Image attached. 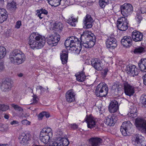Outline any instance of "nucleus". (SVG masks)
<instances>
[{
    "mask_svg": "<svg viewBox=\"0 0 146 146\" xmlns=\"http://www.w3.org/2000/svg\"><path fill=\"white\" fill-rule=\"evenodd\" d=\"M92 66L97 70H101L102 69V65L100 60L97 58L92 59L91 61Z\"/></svg>",
    "mask_w": 146,
    "mask_h": 146,
    "instance_id": "obj_15",
    "label": "nucleus"
},
{
    "mask_svg": "<svg viewBox=\"0 0 146 146\" xmlns=\"http://www.w3.org/2000/svg\"><path fill=\"white\" fill-rule=\"evenodd\" d=\"M60 39L59 35L56 34L49 36L47 38L48 44L52 46L57 45Z\"/></svg>",
    "mask_w": 146,
    "mask_h": 146,
    "instance_id": "obj_10",
    "label": "nucleus"
},
{
    "mask_svg": "<svg viewBox=\"0 0 146 146\" xmlns=\"http://www.w3.org/2000/svg\"><path fill=\"white\" fill-rule=\"evenodd\" d=\"M71 127L74 129H75L78 128V125L76 124H73L71 125Z\"/></svg>",
    "mask_w": 146,
    "mask_h": 146,
    "instance_id": "obj_59",
    "label": "nucleus"
},
{
    "mask_svg": "<svg viewBox=\"0 0 146 146\" xmlns=\"http://www.w3.org/2000/svg\"><path fill=\"white\" fill-rule=\"evenodd\" d=\"M40 12L42 14H44L45 15H47L48 13V11L45 9H41Z\"/></svg>",
    "mask_w": 146,
    "mask_h": 146,
    "instance_id": "obj_57",
    "label": "nucleus"
},
{
    "mask_svg": "<svg viewBox=\"0 0 146 146\" xmlns=\"http://www.w3.org/2000/svg\"><path fill=\"white\" fill-rule=\"evenodd\" d=\"M121 12L124 16H127L133 12V9L132 5L129 3H125L120 7Z\"/></svg>",
    "mask_w": 146,
    "mask_h": 146,
    "instance_id": "obj_8",
    "label": "nucleus"
},
{
    "mask_svg": "<svg viewBox=\"0 0 146 146\" xmlns=\"http://www.w3.org/2000/svg\"><path fill=\"white\" fill-rule=\"evenodd\" d=\"M83 46L86 48H90L88 44V43L87 42H83Z\"/></svg>",
    "mask_w": 146,
    "mask_h": 146,
    "instance_id": "obj_56",
    "label": "nucleus"
},
{
    "mask_svg": "<svg viewBox=\"0 0 146 146\" xmlns=\"http://www.w3.org/2000/svg\"><path fill=\"white\" fill-rule=\"evenodd\" d=\"M33 102L31 103V104H35L37 102V100L36 99L37 97L36 96L34 95L33 96Z\"/></svg>",
    "mask_w": 146,
    "mask_h": 146,
    "instance_id": "obj_49",
    "label": "nucleus"
},
{
    "mask_svg": "<svg viewBox=\"0 0 146 146\" xmlns=\"http://www.w3.org/2000/svg\"><path fill=\"white\" fill-rule=\"evenodd\" d=\"M69 143L68 140L66 138H62L59 140L53 142L49 146H68Z\"/></svg>",
    "mask_w": 146,
    "mask_h": 146,
    "instance_id": "obj_12",
    "label": "nucleus"
},
{
    "mask_svg": "<svg viewBox=\"0 0 146 146\" xmlns=\"http://www.w3.org/2000/svg\"><path fill=\"white\" fill-rule=\"evenodd\" d=\"M143 83L146 86V73L144 75V77H143Z\"/></svg>",
    "mask_w": 146,
    "mask_h": 146,
    "instance_id": "obj_60",
    "label": "nucleus"
},
{
    "mask_svg": "<svg viewBox=\"0 0 146 146\" xmlns=\"http://www.w3.org/2000/svg\"><path fill=\"white\" fill-rule=\"evenodd\" d=\"M94 36L93 34H89L86 32H84L82 35L80 37V39L82 42H86L87 41L89 40H91L92 39V37Z\"/></svg>",
    "mask_w": 146,
    "mask_h": 146,
    "instance_id": "obj_26",
    "label": "nucleus"
},
{
    "mask_svg": "<svg viewBox=\"0 0 146 146\" xmlns=\"http://www.w3.org/2000/svg\"><path fill=\"white\" fill-rule=\"evenodd\" d=\"M76 76L77 80L79 82H82L86 79V76L82 72L79 73L78 74H77V75Z\"/></svg>",
    "mask_w": 146,
    "mask_h": 146,
    "instance_id": "obj_30",
    "label": "nucleus"
},
{
    "mask_svg": "<svg viewBox=\"0 0 146 146\" xmlns=\"http://www.w3.org/2000/svg\"><path fill=\"white\" fill-rule=\"evenodd\" d=\"M23 74L22 73H20L17 74V76L20 77H21L23 76Z\"/></svg>",
    "mask_w": 146,
    "mask_h": 146,
    "instance_id": "obj_63",
    "label": "nucleus"
},
{
    "mask_svg": "<svg viewBox=\"0 0 146 146\" xmlns=\"http://www.w3.org/2000/svg\"><path fill=\"white\" fill-rule=\"evenodd\" d=\"M11 106L13 107L15 110L20 111H23V108L17 105L12 104H11Z\"/></svg>",
    "mask_w": 146,
    "mask_h": 146,
    "instance_id": "obj_40",
    "label": "nucleus"
},
{
    "mask_svg": "<svg viewBox=\"0 0 146 146\" xmlns=\"http://www.w3.org/2000/svg\"><path fill=\"white\" fill-rule=\"evenodd\" d=\"M85 119L88 128H91L95 127L96 122L92 115L87 116Z\"/></svg>",
    "mask_w": 146,
    "mask_h": 146,
    "instance_id": "obj_16",
    "label": "nucleus"
},
{
    "mask_svg": "<svg viewBox=\"0 0 146 146\" xmlns=\"http://www.w3.org/2000/svg\"><path fill=\"white\" fill-rule=\"evenodd\" d=\"M7 8L9 11H15L17 8L16 3L14 1L10 3H8L7 5Z\"/></svg>",
    "mask_w": 146,
    "mask_h": 146,
    "instance_id": "obj_29",
    "label": "nucleus"
},
{
    "mask_svg": "<svg viewBox=\"0 0 146 146\" xmlns=\"http://www.w3.org/2000/svg\"><path fill=\"white\" fill-rule=\"evenodd\" d=\"M108 71V70L107 69H105L102 70V75L104 76H105L107 74Z\"/></svg>",
    "mask_w": 146,
    "mask_h": 146,
    "instance_id": "obj_55",
    "label": "nucleus"
},
{
    "mask_svg": "<svg viewBox=\"0 0 146 146\" xmlns=\"http://www.w3.org/2000/svg\"><path fill=\"white\" fill-rule=\"evenodd\" d=\"M4 69V62L2 60H0V72L3 71Z\"/></svg>",
    "mask_w": 146,
    "mask_h": 146,
    "instance_id": "obj_44",
    "label": "nucleus"
},
{
    "mask_svg": "<svg viewBox=\"0 0 146 146\" xmlns=\"http://www.w3.org/2000/svg\"><path fill=\"white\" fill-rule=\"evenodd\" d=\"M63 27L62 24L60 23H55L53 26V28L55 30L57 31H60Z\"/></svg>",
    "mask_w": 146,
    "mask_h": 146,
    "instance_id": "obj_31",
    "label": "nucleus"
},
{
    "mask_svg": "<svg viewBox=\"0 0 146 146\" xmlns=\"http://www.w3.org/2000/svg\"><path fill=\"white\" fill-rule=\"evenodd\" d=\"M143 63V59H141L139 62L138 64V66L141 71L146 72V70L145 64H144Z\"/></svg>",
    "mask_w": 146,
    "mask_h": 146,
    "instance_id": "obj_32",
    "label": "nucleus"
},
{
    "mask_svg": "<svg viewBox=\"0 0 146 146\" xmlns=\"http://www.w3.org/2000/svg\"><path fill=\"white\" fill-rule=\"evenodd\" d=\"M8 13L5 9L0 8V23L6 21L8 18Z\"/></svg>",
    "mask_w": 146,
    "mask_h": 146,
    "instance_id": "obj_20",
    "label": "nucleus"
},
{
    "mask_svg": "<svg viewBox=\"0 0 146 146\" xmlns=\"http://www.w3.org/2000/svg\"><path fill=\"white\" fill-rule=\"evenodd\" d=\"M64 44L66 48L70 47L69 50L75 54H79L82 49V45L79 42L78 39L74 36L67 38L65 41Z\"/></svg>",
    "mask_w": 146,
    "mask_h": 146,
    "instance_id": "obj_2",
    "label": "nucleus"
},
{
    "mask_svg": "<svg viewBox=\"0 0 146 146\" xmlns=\"http://www.w3.org/2000/svg\"><path fill=\"white\" fill-rule=\"evenodd\" d=\"M64 3L66 5L68 6L70 5V3H69V0H67L65 1Z\"/></svg>",
    "mask_w": 146,
    "mask_h": 146,
    "instance_id": "obj_61",
    "label": "nucleus"
},
{
    "mask_svg": "<svg viewBox=\"0 0 146 146\" xmlns=\"http://www.w3.org/2000/svg\"><path fill=\"white\" fill-rule=\"evenodd\" d=\"M19 139L21 144H26L29 139V135L28 134L23 133L20 136Z\"/></svg>",
    "mask_w": 146,
    "mask_h": 146,
    "instance_id": "obj_27",
    "label": "nucleus"
},
{
    "mask_svg": "<svg viewBox=\"0 0 146 146\" xmlns=\"http://www.w3.org/2000/svg\"><path fill=\"white\" fill-rule=\"evenodd\" d=\"M143 9L142 8L139 11V13H144L145 12V11H142Z\"/></svg>",
    "mask_w": 146,
    "mask_h": 146,
    "instance_id": "obj_62",
    "label": "nucleus"
},
{
    "mask_svg": "<svg viewBox=\"0 0 146 146\" xmlns=\"http://www.w3.org/2000/svg\"><path fill=\"white\" fill-rule=\"evenodd\" d=\"M68 53L65 51H62V54H61L60 58L63 64H66L67 62Z\"/></svg>",
    "mask_w": 146,
    "mask_h": 146,
    "instance_id": "obj_28",
    "label": "nucleus"
},
{
    "mask_svg": "<svg viewBox=\"0 0 146 146\" xmlns=\"http://www.w3.org/2000/svg\"><path fill=\"white\" fill-rule=\"evenodd\" d=\"M90 146H99L102 143V140L98 137H92L89 140Z\"/></svg>",
    "mask_w": 146,
    "mask_h": 146,
    "instance_id": "obj_24",
    "label": "nucleus"
},
{
    "mask_svg": "<svg viewBox=\"0 0 146 146\" xmlns=\"http://www.w3.org/2000/svg\"><path fill=\"white\" fill-rule=\"evenodd\" d=\"M132 124L130 121L124 122L122 123L121 128L120 131L122 134L124 136L128 135V133L132 132L133 129Z\"/></svg>",
    "mask_w": 146,
    "mask_h": 146,
    "instance_id": "obj_6",
    "label": "nucleus"
},
{
    "mask_svg": "<svg viewBox=\"0 0 146 146\" xmlns=\"http://www.w3.org/2000/svg\"><path fill=\"white\" fill-rule=\"evenodd\" d=\"M109 0H100L99 1L100 5L102 8L105 7V5L108 3Z\"/></svg>",
    "mask_w": 146,
    "mask_h": 146,
    "instance_id": "obj_38",
    "label": "nucleus"
},
{
    "mask_svg": "<svg viewBox=\"0 0 146 146\" xmlns=\"http://www.w3.org/2000/svg\"><path fill=\"white\" fill-rule=\"evenodd\" d=\"M131 36L133 40L135 42L141 41L143 39V34L138 31H135L132 32Z\"/></svg>",
    "mask_w": 146,
    "mask_h": 146,
    "instance_id": "obj_18",
    "label": "nucleus"
},
{
    "mask_svg": "<svg viewBox=\"0 0 146 146\" xmlns=\"http://www.w3.org/2000/svg\"><path fill=\"white\" fill-rule=\"evenodd\" d=\"M75 94L72 90L68 91L66 94V101L71 103L75 100Z\"/></svg>",
    "mask_w": 146,
    "mask_h": 146,
    "instance_id": "obj_21",
    "label": "nucleus"
},
{
    "mask_svg": "<svg viewBox=\"0 0 146 146\" xmlns=\"http://www.w3.org/2000/svg\"><path fill=\"white\" fill-rule=\"evenodd\" d=\"M45 38L36 33H33L29 37V43L31 48L33 49L42 47L45 42Z\"/></svg>",
    "mask_w": 146,
    "mask_h": 146,
    "instance_id": "obj_1",
    "label": "nucleus"
},
{
    "mask_svg": "<svg viewBox=\"0 0 146 146\" xmlns=\"http://www.w3.org/2000/svg\"><path fill=\"white\" fill-rule=\"evenodd\" d=\"M38 13V14L37 15V16L38 17H39L40 19H42L43 18V15L41 13H40V11H38V10L37 12V14Z\"/></svg>",
    "mask_w": 146,
    "mask_h": 146,
    "instance_id": "obj_54",
    "label": "nucleus"
},
{
    "mask_svg": "<svg viewBox=\"0 0 146 146\" xmlns=\"http://www.w3.org/2000/svg\"><path fill=\"white\" fill-rule=\"evenodd\" d=\"M124 92L125 94L129 96L133 95L135 93V87L129 84L127 82H125L123 83Z\"/></svg>",
    "mask_w": 146,
    "mask_h": 146,
    "instance_id": "obj_11",
    "label": "nucleus"
},
{
    "mask_svg": "<svg viewBox=\"0 0 146 146\" xmlns=\"http://www.w3.org/2000/svg\"><path fill=\"white\" fill-rule=\"evenodd\" d=\"M129 117L131 118H134L137 117V113H131L130 112L128 114Z\"/></svg>",
    "mask_w": 146,
    "mask_h": 146,
    "instance_id": "obj_47",
    "label": "nucleus"
},
{
    "mask_svg": "<svg viewBox=\"0 0 146 146\" xmlns=\"http://www.w3.org/2000/svg\"><path fill=\"white\" fill-rule=\"evenodd\" d=\"M9 108L8 106L5 104H0V111H5L7 110Z\"/></svg>",
    "mask_w": 146,
    "mask_h": 146,
    "instance_id": "obj_41",
    "label": "nucleus"
},
{
    "mask_svg": "<svg viewBox=\"0 0 146 146\" xmlns=\"http://www.w3.org/2000/svg\"><path fill=\"white\" fill-rule=\"evenodd\" d=\"M128 22L125 17H122L118 19L117 27L118 29L122 31L126 30L128 28Z\"/></svg>",
    "mask_w": 146,
    "mask_h": 146,
    "instance_id": "obj_9",
    "label": "nucleus"
},
{
    "mask_svg": "<svg viewBox=\"0 0 146 146\" xmlns=\"http://www.w3.org/2000/svg\"><path fill=\"white\" fill-rule=\"evenodd\" d=\"M22 123L23 124L25 125H29L30 123V121L26 119L23 120L22 121Z\"/></svg>",
    "mask_w": 146,
    "mask_h": 146,
    "instance_id": "obj_51",
    "label": "nucleus"
},
{
    "mask_svg": "<svg viewBox=\"0 0 146 146\" xmlns=\"http://www.w3.org/2000/svg\"><path fill=\"white\" fill-rule=\"evenodd\" d=\"M131 110L130 112L131 113H137V109L135 107H133L131 108Z\"/></svg>",
    "mask_w": 146,
    "mask_h": 146,
    "instance_id": "obj_52",
    "label": "nucleus"
},
{
    "mask_svg": "<svg viewBox=\"0 0 146 146\" xmlns=\"http://www.w3.org/2000/svg\"><path fill=\"white\" fill-rule=\"evenodd\" d=\"M132 144L136 146H140L142 145V140L139 138V135L137 134L133 135L132 138Z\"/></svg>",
    "mask_w": 146,
    "mask_h": 146,
    "instance_id": "obj_25",
    "label": "nucleus"
},
{
    "mask_svg": "<svg viewBox=\"0 0 146 146\" xmlns=\"http://www.w3.org/2000/svg\"><path fill=\"white\" fill-rule=\"evenodd\" d=\"M92 23H87L86 24H84L85 25L84 27L86 29H88L91 28L92 27Z\"/></svg>",
    "mask_w": 146,
    "mask_h": 146,
    "instance_id": "obj_46",
    "label": "nucleus"
},
{
    "mask_svg": "<svg viewBox=\"0 0 146 146\" xmlns=\"http://www.w3.org/2000/svg\"><path fill=\"white\" fill-rule=\"evenodd\" d=\"M45 114L46 112H44L40 113L38 115V119L39 120H41L42 119L43 117L45 116Z\"/></svg>",
    "mask_w": 146,
    "mask_h": 146,
    "instance_id": "obj_48",
    "label": "nucleus"
},
{
    "mask_svg": "<svg viewBox=\"0 0 146 146\" xmlns=\"http://www.w3.org/2000/svg\"><path fill=\"white\" fill-rule=\"evenodd\" d=\"M116 121L117 118L113 115H108L106 117L105 122L107 125L111 126L114 125Z\"/></svg>",
    "mask_w": 146,
    "mask_h": 146,
    "instance_id": "obj_22",
    "label": "nucleus"
},
{
    "mask_svg": "<svg viewBox=\"0 0 146 146\" xmlns=\"http://www.w3.org/2000/svg\"><path fill=\"white\" fill-rule=\"evenodd\" d=\"M9 59L11 63L19 65L22 64L25 61V56L21 50L15 49L10 52Z\"/></svg>",
    "mask_w": 146,
    "mask_h": 146,
    "instance_id": "obj_3",
    "label": "nucleus"
},
{
    "mask_svg": "<svg viewBox=\"0 0 146 146\" xmlns=\"http://www.w3.org/2000/svg\"><path fill=\"white\" fill-rule=\"evenodd\" d=\"M61 0H52V1H53L54 2V4H50L55 6H57L60 5Z\"/></svg>",
    "mask_w": 146,
    "mask_h": 146,
    "instance_id": "obj_45",
    "label": "nucleus"
},
{
    "mask_svg": "<svg viewBox=\"0 0 146 146\" xmlns=\"http://www.w3.org/2000/svg\"><path fill=\"white\" fill-rule=\"evenodd\" d=\"M52 136V129L49 127L43 128L41 131L39 138L40 140L45 143H47L50 141Z\"/></svg>",
    "mask_w": 146,
    "mask_h": 146,
    "instance_id": "obj_4",
    "label": "nucleus"
},
{
    "mask_svg": "<svg viewBox=\"0 0 146 146\" xmlns=\"http://www.w3.org/2000/svg\"><path fill=\"white\" fill-rule=\"evenodd\" d=\"M77 19H75L73 17H71L70 18H69L67 20V22L70 25L72 26H76V23L77 22Z\"/></svg>",
    "mask_w": 146,
    "mask_h": 146,
    "instance_id": "obj_33",
    "label": "nucleus"
},
{
    "mask_svg": "<svg viewBox=\"0 0 146 146\" xmlns=\"http://www.w3.org/2000/svg\"><path fill=\"white\" fill-rule=\"evenodd\" d=\"M12 87V85L11 82L10 81L5 80L2 83L1 88L2 91L7 92L11 90Z\"/></svg>",
    "mask_w": 146,
    "mask_h": 146,
    "instance_id": "obj_14",
    "label": "nucleus"
},
{
    "mask_svg": "<svg viewBox=\"0 0 146 146\" xmlns=\"http://www.w3.org/2000/svg\"><path fill=\"white\" fill-rule=\"evenodd\" d=\"M9 129V126L7 124H0V131H6Z\"/></svg>",
    "mask_w": 146,
    "mask_h": 146,
    "instance_id": "obj_37",
    "label": "nucleus"
},
{
    "mask_svg": "<svg viewBox=\"0 0 146 146\" xmlns=\"http://www.w3.org/2000/svg\"><path fill=\"white\" fill-rule=\"evenodd\" d=\"M93 37H92V39L91 40H89L87 41V42H88V44L89 46V47L90 48L93 47L95 44L94 41L93 40Z\"/></svg>",
    "mask_w": 146,
    "mask_h": 146,
    "instance_id": "obj_43",
    "label": "nucleus"
},
{
    "mask_svg": "<svg viewBox=\"0 0 146 146\" xmlns=\"http://www.w3.org/2000/svg\"><path fill=\"white\" fill-rule=\"evenodd\" d=\"M121 86L119 84H115L113 86L112 89L113 90H117V91H119L121 88Z\"/></svg>",
    "mask_w": 146,
    "mask_h": 146,
    "instance_id": "obj_42",
    "label": "nucleus"
},
{
    "mask_svg": "<svg viewBox=\"0 0 146 146\" xmlns=\"http://www.w3.org/2000/svg\"><path fill=\"white\" fill-rule=\"evenodd\" d=\"M106 44L107 48L111 49H114L117 46L116 40L113 37H108L107 40Z\"/></svg>",
    "mask_w": 146,
    "mask_h": 146,
    "instance_id": "obj_13",
    "label": "nucleus"
},
{
    "mask_svg": "<svg viewBox=\"0 0 146 146\" xmlns=\"http://www.w3.org/2000/svg\"><path fill=\"white\" fill-rule=\"evenodd\" d=\"M127 73L131 76L133 77L138 74L137 69L135 65L127 66Z\"/></svg>",
    "mask_w": 146,
    "mask_h": 146,
    "instance_id": "obj_19",
    "label": "nucleus"
},
{
    "mask_svg": "<svg viewBox=\"0 0 146 146\" xmlns=\"http://www.w3.org/2000/svg\"><path fill=\"white\" fill-rule=\"evenodd\" d=\"M132 40L130 36H125L123 37L121 40V43L124 47L130 46L132 44Z\"/></svg>",
    "mask_w": 146,
    "mask_h": 146,
    "instance_id": "obj_17",
    "label": "nucleus"
},
{
    "mask_svg": "<svg viewBox=\"0 0 146 146\" xmlns=\"http://www.w3.org/2000/svg\"><path fill=\"white\" fill-rule=\"evenodd\" d=\"M18 123V121L15 120L13 121L10 122V124L12 125H16Z\"/></svg>",
    "mask_w": 146,
    "mask_h": 146,
    "instance_id": "obj_58",
    "label": "nucleus"
},
{
    "mask_svg": "<svg viewBox=\"0 0 146 146\" xmlns=\"http://www.w3.org/2000/svg\"><path fill=\"white\" fill-rule=\"evenodd\" d=\"M135 125L138 129L146 133V121L141 118H137L135 120Z\"/></svg>",
    "mask_w": 146,
    "mask_h": 146,
    "instance_id": "obj_7",
    "label": "nucleus"
},
{
    "mask_svg": "<svg viewBox=\"0 0 146 146\" xmlns=\"http://www.w3.org/2000/svg\"><path fill=\"white\" fill-rule=\"evenodd\" d=\"M144 52V48L141 46L136 48L133 51V52L135 54H140Z\"/></svg>",
    "mask_w": 146,
    "mask_h": 146,
    "instance_id": "obj_34",
    "label": "nucleus"
},
{
    "mask_svg": "<svg viewBox=\"0 0 146 146\" xmlns=\"http://www.w3.org/2000/svg\"><path fill=\"white\" fill-rule=\"evenodd\" d=\"M45 116L46 117V118H48L50 116V115L48 113H47L46 112L45 115Z\"/></svg>",
    "mask_w": 146,
    "mask_h": 146,
    "instance_id": "obj_64",
    "label": "nucleus"
},
{
    "mask_svg": "<svg viewBox=\"0 0 146 146\" xmlns=\"http://www.w3.org/2000/svg\"><path fill=\"white\" fill-rule=\"evenodd\" d=\"M118 109L117 102L115 100L111 101L109 106V110L110 112L111 113L115 112Z\"/></svg>",
    "mask_w": 146,
    "mask_h": 146,
    "instance_id": "obj_23",
    "label": "nucleus"
},
{
    "mask_svg": "<svg viewBox=\"0 0 146 146\" xmlns=\"http://www.w3.org/2000/svg\"><path fill=\"white\" fill-rule=\"evenodd\" d=\"M6 53L5 48L2 46H0V59L3 58Z\"/></svg>",
    "mask_w": 146,
    "mask_h": 146,
    "instance_id": "obj_35",
    "label": "nucleus"
},
{
    "mask_svg": "<svg viewBox=\"0 0 146 146\" xmlns=\"http://www.w3.org/2000/svg\"><path fill=\"white\" fill-rule=\"evenodd\" d=\"M95 92L98 97H105L108 93V88L105 83H101L97 86Z\"/></svg>",
    "mask_w": 146,
    "mask_h": 146,
    "instance_id": "obj_5",
    "label": "nucleus"
},
{
    "mask_svg": "<svg viewBox=\"0 0 146 146\" xmlns=\"http://www.w3.org/2000/svg\"><path fill=\"white\" fill-rule=\"evenodd\" d=\"M93 22V20L91 17V16L89 15H86L85 20L84 21V24H86L87 23H92Z\"/></svg>",
    "mask_w": 146,
    "mask_h": 146,
    "instance_id": "obj_36",
    "label": "nucleus"
},
{
    "mask_svg": "<svg viewBox=\"0 0 146 146\" xmlns=\"http://www.w3.org/2000/svg\"><path fill=\"white\" fill-rule=\"evenodd\" d=\"M140 102L146 107V95L142 96L140 98Z\"/></svg>",
    "mask_w": 146,
    "mask_h": 146,
    "instance_id": "obj_39",
    "label": "nucleus"
},
{
    "mask_svg": "<svg viewBox=\"0 0 146 146\" xmlns=\"http://www.w3.org/2000/svg\"><path fill=\"white\" fill-rule=\"evenodd\" d=\"M21 21H17L16 23L15 27L17 29H19L21 25Z\"/></svg>",
    "mask_w": 146,
    "mask_h": 146,
    "instance_id": "obj_50",
    "label": "nucleus"
},
{
    "mask_svg": "<svg viewBox=\"0 0 146 146\" xmlns=\"http://www.w3.org/2000/svg\"><path fill=\"white\" fill-rule=\"evenodd\" d=\"M137 21L138 23H139L142 19V17L140 15H137Z\"/></svg>",
    "mask_w": 146,
    "mask_h": 146,
    "instance_id": "obj_53",
    "label": "nucleus"
}]
</instances>
